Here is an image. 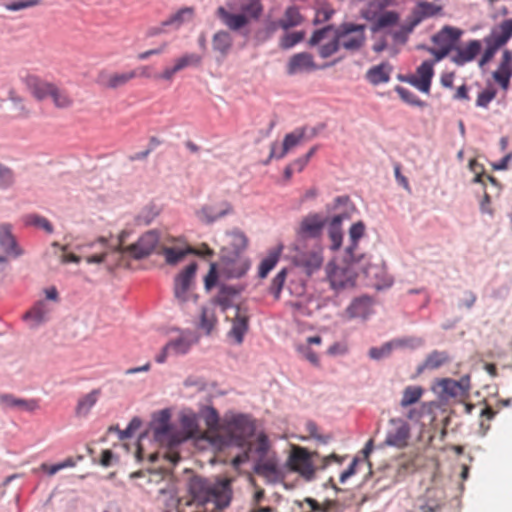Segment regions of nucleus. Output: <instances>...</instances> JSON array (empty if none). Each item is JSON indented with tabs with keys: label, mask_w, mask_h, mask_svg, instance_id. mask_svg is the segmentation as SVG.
Instances as JSON below:
<instances>
[{
	"label": "nucleus",
	"mask_w": 512,
	"mask_h": 512,
	"mask_svg": "<svg viewBox=\"0 0 512 512\" xmlns=\"http://www.w3.org/2000/svg\"><path fill=\"white\" fill-rule=\"evenodd\" d=\"M261 0H227L226 6H219L216 17L230 31L239 32L263 14Z\"/></svg>",
	"instance_id": "nucleus-1"
},
{
	"label": "nucleus",
	"mask_w": 512,
	"mask_h": 512,
	"mask_svg": "<svg viewBox=\"0 0 512 512\" xmlns=\"http://www.w3.org/2000/svg\"><path fill=\"white\" fill-rule=\"evenodd\" d=\"M189 493L192 501L198 505L213 502L218 509H224L231 501V481L224 479L212 484L202 477L195 476L190 479Z\"/></svg>",
	"instance_id": "nucleus-2"
},
{
	"label": "nucleus",
	"mask_w": 512,
	"mask_h": 512,
	"mask_svg": "<svg viewBox=\"0 0 512 512\" xmlns=\"http://www.w3.org/2000/svg\"><path fill=\"white\" fill-rule=\"evenodd\" d=\"M363 3L360 9V15L363 19L371 23L372 33L393 28L400 21V14L394 10H385L387 7L395 4L377 1V0H358Z\"/></svg>",
	"instance_id": "nucleus-3"
},
{
	"label": "nucleus",
	"mask_w": 512,
	"mask_h": 512,
	"mask_svg": "<svg viewBox=\"0 0 512 512\" xmlns=\"http://www.w3.org/2000/svg\"><path fill=\"white\" fill-rule=\"evenodd\" d=\"M154 439L163 446H167L170 451L167 452L166 458L176 464L180 460L178 452L173 448L179 445L177 431L170 424V413L162 410L152 424Z\"/></svg>",
	"instance_id": "nucleus-4"
},
{
	"label": "nucleus",
	"mask_w": 512,
	"mask_h": 512,
	"mask_svg": "<svg viewBox=\"0 0 512 512\" xmlns=\"http://www.w3.org/2000/svg\"><path fill=\"white\" fill-rule=\"evenodd\" d=\"M127 233L122 232L119 236V243L111 253H127L135 259H142L152 253L159 243V235L156 231H148L139 240L127 247L123 246Z\"/></svg>",
	"instance_id": "nucleus-5"
},
{
	"label": "nucleus",
	"mask_w": 512,
	"mask_h": 512,
	"mask_svg": "<svg viewBox=\"0 0 512 512\" xmlns=\"http://www.w3.org/2000/svg\"><path fill=\"white\" fill-rule=\"evenodd\" d=\"M366 26L363 24L343 23L335 29L337 41L347 51L360 50L366 41Z\"/></svg>",
	"instance_id": "nucleus-6"
},
{
	"label": "nucleus",
	"mask_w": 512,
	"mask_h": 512,
	"mask_svg": "<svg viewBox=\"0 0 512 512\" xmlns=\"http://www.w3.org/2000/svg\"><path fill=\"white\" fill-rule=\"evenodd\" d=\"M254 424L248 416L237 415L228 422L230 439L228 444L238 447H246L248 439L253 435Z\"/></svg>",
	"instance_id": "nucleus-7"
},
{
	"label": "nucleus",
	"mask_w": 512,
	"mask_h": 512,
	"mask_svg": "<svg viewBox=\"0 0 512 512\" xmlns=\"http://www.w3.org/2000/svg\"><path fill=\"white\" fill-rule=\"evenodd\" d=\"M310 46H319L318 53L322 58H328L340 49L337 41V34L332 26L316 30L309 39Z\"/></svg>",
	"instance_id": "nucleus-8"
},
{
	"label": "nucleus",
	"mask_w": 512,
	"mask_h": 512,
	"mask_svg": "<svg viewBox=\"0 0 512 512\" xmlns=\"http://www.w3.org/2000/svg\"><path fill=\"white\" fill-rule=\"evenodd\" d=\"M411 438L410 425L401 418H391L386 430L385 445L398 449L406 448Z\"/></svg>",
	"instance_id": "nucleus-9"
},
{
	"label": "nucleus",
	"mask_w": 512,
	"mask_h": 512,
	"mask_svg": "<svg viewBox=\"0 0 512 512\" xmlns=\"http://www.w3.org/2000/svg\"><path fill=\"white\" fill-rule=\"evenodd\" d=\"M249 266L247 258L238 254H230L228 248L222 249L219 270L227 278L242 277L248 271Z\"/></svg>",
	"instance_id": "nucleus-10"
},
{
	"label": "nucleus",
	"mask_w": 512,
	"mask_h": 512,
	"mask_svg": "<svg viewBox=\"0 0 512 512\" xmlns=\"http://www.w3.org/2000/svg\"><path fill=\"white\" fill-rule=\"evenodd\" d=\"M292 262L304 273L311 275L318 271L323 264L322 249L319 246H315L310 250H300L297 248L292 256Z\"/></svg>",
	"instance_id": "nucleus-11"
},
{
	"label": "nucleus",
	"mask_w": 512,
	"mask_h": 512,
	"mask_svg": "<svg viewBox=\"0 0 512 512\" xmlns=\"http://www.w3.org/2000/svg\"><path fill=\"white\" fill-rule=\"evenodd\" d=\"M315 453H309L303 447H294L289 457L288 463L291 470L298 472L307 480H311L315 474V468L312 462V456Z\"/></svg>",
	"instance_id": "nucleus-12"
},
{
	"label": "nucleus",
	"mask_w": 512,
	"mask_h": 512,
	"mask_svg": "<svg viewBox=\"0 0 512 512\" xmlns=\"http://www.w3.org/2000/svg\"><path fill=\"white\" fill-rule=\"evenodd\" d=\"M328 279L333 288L351 287L355 283L356 273L349 266H336L332 263L327 265Z\"/></svg>",
	"instance_id": "nucleus-13"
},
{
	"label": "nucleus",
	"mask_w": 512,
	"mask_h": 512,
	"mask_svg": "<svg viewBox=\"0 0 512 512\" xmlns=\"http://www.w3.org/2000/svg\"><path fill=\"white\" fill-rule=\"evenodd\" d=\"M463 31L452 26H444L440 31L432 36V42L439 47L452 54L460 40Z\"/></svg>",
	"instance_id": "nucleus-14"
},
{
	"label": "nucleus",
	"mask_w": 512,
	"mask_h": 512,
	"mask_svg": "<svg viewBox=\"0 0 512 512\" xmlns=\"http://www.w3.org/2000/svg\"><path fill=\"white\" fill-rule=\"evenodd\" d=\"M197 270V264H189L181 273H179L174 282V295L180 302L188 300V291L193 285Z\"/></svg>",
	"instance_id": "nucleus-15"
},
{
	"label": "nucleus",
	"mask_w": 512,
	"mask_h": 512,
	"mask_svg": "<svg viewBox=\"0 0 512 512\" xmlns=\"http://www.w3.org/2000/svg\"><path fill=\"white\" fill-rule=\"evenodd\" d=\"M482 43L480 40H470L464 46H456L450 55V60L457 66H464L472 62L481 52Z\"/></svg>",
	"instance_id": "nucleus-16"
},
{
	"label": "nucleus",
	"mask_w": 512,
	"mask_h": 512,
	"mask_svg": "<svg viewBox=\"0 0 512 512\" xmlns=\"http://www.w3.org/2000/svg\"><path fill=\"white\" fill-rule=\"evenodd\" d=\"M317 69L313 56L307 52H300L291 56L286 65L288 75L311 72Z\"/></svg>",
	"instance_id": "nucleus-17"
},
{
	"label": "nucleus",
	"mask_w": 512,
	"mask_h": 512,
	"mask_svg": "<svg viewBox=\"0 0 512 512\" xmlns=\"http://www.w3.org/2000/svg\"><path fill=\"white\" fill-rule=\"evenodd\" d=\"M434 76V62L424 61L417 69L416 74L411 77L410 83L421 92H430L431 81Z\"/></svg>",
	"instance_id": "nucleus-18"
},
{
	"label": "nucleus",
	"mask_w": 512,
	"mask_h": 512,
	"mask_svg": "<svg viewBox=\"0 0 512 512\" xmlns=\"http://www.w3.org/2000/svg\"><path fill=\"white\" fill-rule=\"evenodd\" d=\"M231 213H233L232 204L224 200L215 205L203 206L198 212V217L201 221L210 224Z\"/></svg>",
	"instance_id": "nucleus-19"
},
{
	"label": "nucleus",
	"mask_w": 512,
	"mask_h": 512,
	"mask_svg": "<svg viewBox=\"0 0 512 512\" xmlns=\"http://www.w3.org/2000/svg\"><path fill=\"white\" fill-rule=\"evenodd\" d=\"M325 220L318 214H310L302 219L299 229L298 236L302 239L305 238H317L322 233Z\"/></svg>",
	"instance_id": "nucleus-20"
},
{
	"label": "nucleus",
	"mask_w": 512,
	"mask_h": 512,
	"mask_svg": "<svg viewBox=\"0 0 512 512\" xmlns=\"http://www.w3.org/2000/svg\"><path fill=\"white\" fill-rule=\"evenodd\" d=\"M248 322L249 315L247 311L240 307H235L232 318V328L229 331V336L232 337L237 344H241L243 342L244 335L248 331Z\"/></svg>",
	"instance_id": "nucleus-21"
},
{
	"label": "nucleus",
	"mask_w": 512,
	"mask_h": 512,
	"mask_svg": "<svg viewBox=\"0 0 512 512\" xmlns=\"http://www.w3.org/2000/svg\"><path fill=\"white\" fill-rule=\"evenodd\" d=\"M512 77V52L505 49L502 52L501 61L498 68L493 72V79L504 89L507 90Z\"/></svg>",
	"instance_id": "nucleus-22"
},
{
	"label": "nucleus",
	"mask_w": 512,
	"mask_h": 512,
	"mask_svg": "<svg viewBox=\"0 0 512 512\" xmlns=\"http://www.w3.org/2000/svg\"><path fill=\"white\" fill-rule=\"evenodd\" d=\"M0 247L8 256L14 258L23 254V250L19 247L12 234V226L10 224L3 223L0 225Z\"/></svg>",
	"instance_id": "nucleus-23"
},
{
	"label": "nucleus",
	"mask_w": 512,
	"mask_h": 512,
	"mask_svg": "<svg viewBox=\"0 0 512 512\" xmlns=\"http://www.w3.org/2000/svg\"><path fill=\"white\" fill-rule=\"evenodd\" d=\"M24 83L29 92L31 93V95L39 101H42L49 97L51 89L54 85V83L52 82L44 81L39 77L33 75L26 76L24 79Z\"/></svg>",
	"instance_id": "nucleus-24"
},
{
	"label": "nucleus",
	"mask_w": 512,
	"mask_h": 512,
	"mask_svg": "<svg viewBox=\"0 0 512 512\" xmlns=\"http://www.w3.org/2000/svg\"><path fill=\"white\" fill-rule=\"evenodd\" d=\"M485 38L495 43L500 48L512 38V18L504 19L494 26Z\"/></svg>",
	"instance_id": "nucleus-25"
},
{
	"label": "nucleus",
	"mask_w": 512,
	"mask_h": 512,
	"mask_svg": "<svg viewBox=\"0 0 512 512\" xmlns=\"http://www.w3.org/2000/svg\"><path fill=\"white\" fill-rule=\"evenodd\" d=\"M102 394V391L100 388L93 389L89 393L81 396L76 404L75 407V415L77 417H87L89 413L91 412L92 408L95 406V404L98 402L100 396Z\"/></svg>",
	"instance_id": "nucleus-26"
},
{
	"label": "nucleus",
	"mask_w": 512,
	"mask_h": 512,
	"mask_svg": "<svg viewBox=\"0 0 512 512\" xmlns=\"http://www.w3.org/2000/svg\"><path fill=\"white\" fill-rule=\"evenodd\" d=\"M442 391L451 397L461 396L468 392L470 388L469 377H463L459 381L453 379H442L440 382Z\"/></svg>",
	"instance_id": "nucleus-27"
},
{
	"label": "nucleus",
	"mask_w": 512,
	"mask_h": 512,
	"mask_svg": "<svg viewBox=\"0 0 512 512\" xmlns=\"http://www.w3.org/2000/svg\"><path fill=\"white\" fill-rule=\"evenodd\" d=\"M233 46V38L230 32L226 30L217 31L212 37V48L219 53L222 58L226 57Z\"/></svg>",
	"instance_id": "nucleus-28"
},
{
	"label": "nucleus",
	"mask_w": 512,
	"mask_h": 512,
	"mask_svg": "<svg viewBox=\"0 0 512 512\" xmlns=\"http://www.w3.org/2000/svg\"><path fill=\"white\" fill-rule=\"evenodd\" d=\"M304 135V129H298L292 133L287 134L283 140V147L281 152L279 154H276L275 145L273 144L269 158L275 157L281 159L285 157L289 150H291L293 147L297 146L301 142V140L304 138Z\"/></svg>",
	"instance_id": "nucleus-29"
},
{
	"label": "nucleus",
	"mask_w": 512,
	"mask_h": 512,
	"mask_svg": "<svg viewBox=\"0 0 512 512\" xmlns=\"http://www.w3.org/2000/svg\"><path fill=\"white\" fill-rule=\"evenodd\" d=\"M2 404L8 407H18L28 412H34L39 409V400L16 398L12 394H3L0 396Z\"/></svg>",
	"instance_id": "nucleus-30"
},
{
	"label": "nucleus",
	"mask_w": 512,
	"mask_h": 512,
	"mask_svg": "<svg viewBox=\"0 0 512 512\" xmlns=\"http://www.w3.org/2000/svg\"><path fill=\"white\" fill-rule=\"evenodd\" d=\"M304 22V17L295 6L288 7L283 16L279 19V27L284 31L300 26Z\"/></svg>",
	"instance_id": "nucleus-31"
},
{
	"label": "nucleus",
	"mask_w": 512,
	"mask_h": 512,
	"mask_svg": "<svg viewBox=\"0 0 512 512\" xmlns=\"http://www.w3.org/2000/svg\"><path fill=\"white\" fill-rule=\"evenodd\" d=\"M137 76L136 71H128L123 73H113L105 76H101V83L106 88L116 89L118 87L124 86L129 81L134 79Z\"/></svg>",
	"instance_id": "nucleus-32"
},
{
	"label": "nucleus",
	"mask_w": 512,
	"mask_h": 512,
	"mask_svg": "<svg viewBox=\"0 0 512 512\" xmlns=\"http://www.w3.org/2000/svg\"><path fill=\"white\" fill-rule=\"evenodd\" d=\"M216 311L213 304L202 307L199 321V328L209 335L217 325Z\"/></svg>",
	"instance_id": "nucleus-33"
},
{
	"label": "nucleus",
	"mask_w": 512,
	"mask_h": 512,
	"mask_svg": "<svg viewBox=\"0 0 512 512\" xmlns=\"http://www.w3.org/2000/svg\"><path fill=\"white\" fill-rule=\"evenodd\" d=\"M194 16V8L184 7L179 9L174 14L170 15L162 22L163 27H173L174 29L180 28L185 22L190 21Z\"/></svg>",
	"instance_id": "nucleus-34"
},
{
	"label": "nucleus",
	"mask_w": 512,
	"mask_h": 512,
	"mask_svg": "<svg viewBox=\"0 0 512 512\" xmlns=\"http://www.w3.org/2000/svg\"><path fill=\"white\" fill-rule=\"evenodd\" d=\"M372 308V299L370 297L364 296L358 299H355L351 305L348 307L347 312L350 317L356 318H366L371 313Z\"/></svg>",
	"instance_id": "nucleus-35"
},
{
	"label": "nucleus",
	"mask_w": 512,
	"mask_h": 512,
	"mask_svg": "<svg viewBox=\"0 0 512 512\" xmlns=\"http://www.w3.org/2000/svg\"><path fill=\"white\" fill-rule=\"evenodd\" d=\"M49 312L48 305L44 301H40L25 313L24 319L29 321L31 326H37L46 321Z\"/></svg>",
	"instance_id": "nucleus-36"
},
{
	"label": "nucleus",
	"mask_w": 512,
	"mask_h": 512,
	"mask_svg": "<svg viewBox=\"0 0 512 512\" xmlns=\"http://www.w3.org/2000/svg\"><path fill=\"white\" fill-rule=\"evenodd\" d=\"M49 97L52 99L54 106L58 109H68L74 104V100L68 90L56 84L53 85Z\"/></svg>",
	"instance_id": "nucleus-37"
},
{
	"label": "nucleus",
	"mask_w": 512,
	"mask_h": 512,
	"mask_svg": "<svg viewBox=\"0 0 512 512\" xmlns=\"http://www.w3.org/2000/svg\"><path fill=\"white\" fill-rule=\"evenodd\" d=\"M344 218H346V215H335L329 224L328 234L332 243L331 249L333 250H338L341 247L343 238L341 224Z\"/></svg>",
	"instance_id": "nucleus-38"
},
{
	"label": "nucleus",
	"mask_w": 512,
	"mask_h": 512,
	"mask_svg": "<svg viewBox=\"0 0 512 512\" xmlns=\"http://www.w3.org/2000/svg\"><path fill=\"white\" fill-rule=\"evenodd\" d=\"M189 248L187 247H169L162 245L160 247V250L158 251V254H161L164 256L165 261L167 264L175 265L182 261L186 255L189 254Z\"/></svg>",
	"instance_id": "nucleus-39"
},
{
	"label": "nucleus",
	"mask_w": 512,
	"mask_h": 512,
	"mask_svg": "<svg viewBox=\"0 0 512 512\" xmlns=\"http://www.w3.org/2000/svg\"><path fill=\"white\" fill-rule=\"evenodd\" d=\"M227 235L229 237L230 246L227 248L230 254L241 255V253L246 249L248 245V239L246 235L238 229L232 230Z\"/></svg>",
	"instance_id": "nucleus-40"
},
{
	"label": "nucleus",
	"mask_w": 512,
	"mask_h": 512,
	"mask_svg": "<svg viewBox=\"0 0 512 512\" xmlns=\"http://www.w3.org/2000/svg\"><path fill=\"white\" fill-rule=\"evenodd\" d=\"M391 67L389 64L382 63L380 65L374 66L367 72V79L370 83L374 85H378L381 83H386L390 79Z\"/></svg>",
	"instance_id": "nucleus-41"
},
{
	"label": "nucleus",
	"mask_w": 512,
	"mask_h": 512,
	"mask_svg": "<svg viewBox=\"0 0 512 512\" xmlns=\"http://www.w3.org/2000/svg\"><path fill=\"white\" fill-rule=\"evenodd\" d=\"M418 24L419 19H412L409 23L401 25L397 29L390 30L387 34L392 37L396 44H405L409 34Z\"/></svg>",
	"instance_id": "nucleus-42"
},
{
	"label": "nucleus",
	"mask_w": 512,
	"mask_h": 512,
	"mask_svg": "<svg viewBox=\"0 0 512 512\" xmlns=\"http://www.w3.org/2000/svg\"><path fill=\"white\" fill-rule=\"evenodd\" d=\"M281 254V248L269 251L268 255L261 261L258 269L260 278H265L269 272L276 266Z\"/></svg>",
	"instance_id": "nucleus-43"
},
{
	"label": "nucleus",
	"mask_w": 512,
	"mask_h": 512,
	"mask_svg": "<svg viewBox=\"0 0 512 512\" xmlns=\"http://www.w3.org/2000/svg\"><path fill=\"white\" fill-rule=\"evenodd\" d=\"M306 36L304 31H294L285 33L280 37L278 46L282 50H289L296 46L298 43L302 42Z\"/></svg>",
	"instance_id": "nucleus-44"
},
{
	"label": "nucleus",
	"mask_w": 512,
	"mask_h": 512,
	"mask_svg": "<svg viewBox=\"0 0 512 512\" xmlns=\"http://www.w3.org/2000/svg\"><path fill=\"white\" fill-rule=\"evenodd\" d=\"M182 431H177L179 444L192 438L197 433V423L192 416H183L181 418Z\"/></svg>",
	"instance_id": "nucleus-45"
},
{
	"label": "nucleus",
	"mask_w": 512,
	"mask_h": 512,
	"mask_svg": "<svg viewBox=\"0 0 512 512\" xmlns=\"http://www.w3.org/2000/svg\"><path fill=\"white\" fill-rule=\"evenodd\" d=\"M423 393L424 389L420 386H407L403 391L400 406L406 408L417 403L423 396Z\"/></svg>",
	"instance_id": "nucleus-46"
},
{
	"label": "nucleus",
	"mask_w": 512,
	"mask_h": 512,
	"mask_svg": "<svg viewBox=\"0 0 512 512\" xmlns=\"http://www.w3.org/2000/svg\"><path fill=\"white\" fill-rule=\"evenodd\" d=\"M246 447L249 453H255L259 460H262L269 450V441L265 434H260L254 443L247 441Z\"/></svg>",
	"instance_id": "nucleus-47"
},
{
	"label": "nucleus",
	"mask_w": 512,
	"mask_h": 512,
	"mask_svg": "<svg viewBox=\"0 0 512 512\" xmlns=\"http://www.w3.org/2000/svg\"><path fill=\"white\" fill-rule=\"evenodd\" d=\"M402 345L400 340H392L384 343L381 347H372L369 350L370 358L374 360H380L390 356L393 349Z\"/></svg>",
	"instance_id": "nucleus-48"
},
{
	"label": "nucleus",
	"mask_w": 512,
	"mask_h": 512,
	"mask_svg": "<svg viewBox=\"0 0 512 512\" xmlns=\"http://www.w3.org/2000/svg\"><path fill=\"white\" fill-rule=\"evenodd\" d=\"M440 10L441 8L433 3L419 2L414 9L413 19H419L420 23L424 18L435 16Z\"/></svg>",
	"instance_id": "nucleus-49"
},
{
	"label": "nucleus",
	"mask_w": 512,
	"mask_h": 512,
	"mask_svg": "<svg viewBox=\"0 0 512 512\" xmlns=\"http://www.w3.org/2000/svg\"><path fill=\"white\" fill-rule=\"evenodd\" d=\"M449 361V355L445 351H432L425 359L423 367L426 369H437Z\"/></svg>",
	"instance_id": "nucleus-50"
},
{
	"label": "nucleus",
	"mask_w": 512,
	"mask_h": 512,
	"mask_svg": "<svg viewBox=\"0 0 512 512\" xmlns=\"http://www.w3.org/2000/svg\"><path fill=\"white\" fill-rule=\"evenodd\" d=\"M201 62V55L197 53H186L175 59L174 65L178 72H180L188 67H197L201 64Z\"/></svg>",
	"instance_id": "nucleus-51"
},
{
	"label": "nucleus",
	"mask_w": 512,
	"mask_h": 512,
	"mask_svg": "<svg viewBox=\"0 0 512 512\" xmlns=\"http://www.w3.org/2000/svg\"><path fill=\"white\" fill-rule=\"evenodd\" d=\"M23 222L26 226H35L37 228H41L47 233L53 232L52 224L46 219L37 214H28L23 217Z\"/></svg>",
	"instance_id": "nucleus-52"
},
{
	"label": "nucleus",
	"mask_w": 512,
	"mask_h": 512,
	"mask_svg": "<svg viewBox=\"0 0 512 512\" xmlns=\"http://www.w3.org/2000/svg\"><path fill=\"white\" fill-rule=\"evenodd\" d=\"M365 232V225L363 222L359 221L357 223H354L350 230H349V237L351 240V245L347 248V253L351 256V258L354 257L353 250L357 247L358 240L362 238Z\"/></svg>",
	"instance_id": "nucleus-53"
},
{
	"label": "nucleus",
	"mask_w": 512,
	"mask_h": 512,
	"mask_svg": "<svg viewBox=\"0 0 512 512\" xmlns=\"http://www.w3.org/2000/svg\"><path fill=\"white\" fill-rule=\"evenodd\" d=\"M167 344L170 347L172 354L181 355L186 354L190 350L192 341L185 336H181Z\"/></svg>",
	"instance_id": "nucleus-54"
},
{
	"label": "nucleus",
	"mask_w": 512,
	"mask_h": 512,
	"mask_svg": "<svg viewBox=\"0 0 512 512\" xmlns=\"http://www.w3.org/2000/svg\"><path fill=\"white\" fill-rule=\"evenodd\" d=\"M256 474L264 477H271L277 474V465L272 460L263 461L259 460V462L255 465L254 468Z\"/></svg>",
	"instance_id": "nucleus-55"
},
{
	"label": "nucleus",
	"mask_w": 512,
	"mask_h": 512,
	"mask_svg": "<svg viewBox=\"0 0 512 512\" xmlns=\"http://www.w3.org/2000/svg\"><path fill=\"white\" fill-rule=\"evenodd\" d=\"M395 91L404 102L410 105L418 107H424L426 105L425 102L420 100L412 91L404 87L398 86Z\"/></svg>",
	"instance_id": "nucleus-56"
},
{
	"label": "nucleus",
	"mask_w": 512,
	"mask_h": 512,
	"mask_svg": "<svg viewBox=\"0 0 512 512\" xmlns=\"http://www.w3.org/2000/svg\"><path fill=\"white\" fill-rule=\"evenodd\" d=\"M484 43L486 44V48L478 62V65L481 68L488 64L493 59L496 52L500 49L499 46H496L495 43L491 42L487 38H484Z\"/></svg>",
	"instance_id": "nucleus-57"
},
{
	"label": "nucleus",
	"mask_w": 512,
	"mask_h": 512,
	"mask_svg": "<svg viewBox=\"0 0 512 512\" xmlns=\"http://www.w3.org/2000/svg\"><path fill=\"white\" fill-rule=\"evenodd\" d=\"M209 304H213L214 309L216 306H219L223 313H226L228 310H232L234 312V308L239 307L238 305H234L231 297L226 294L216 296Z\"/></svg>",
	"instance_id": "nucleus-58"
},
{
	"label": "nucleus",
	"mask_w": 512,
	"mask_h": 512,
	"mask_svg": "<svg viewBox=\"0 0 512 512\" xmlns=\"http://www.w3.org/2000/svg\"><path fill=\"white\" fill-rule=\"evenodd\" d=\"M303 502L306 503L310 507L311 511L314 512H329L336 504V502L332 500H327L320 504L310 497L305 498Z\"/></svg>",
	"instance_id": "nucleus-59"
},
{
	"label": "nucleus",
	"mask_w": 512,
	"mask_h": 512,
	"mask_svg": "<svg viewBox=\"0 0 512 512\" xmlns=\"http://www.w3.org/2000/svg\"><path fill=\"white\" fill-rule=\"evenodd\" d=\"M286 269H282L280 272L277 273V275L273 278L271 286H270V292L278 298L280 295V292L283 288L285 279H286Z\"/></svg>",
	"instance_id": "nucleus-60"
},
{
	"label": "nucleus",
	"mask_w": 512,
	"mask_h": 512,
	"mask_svg": "<svg viewBox=\"0 0 512 512\" xmlns=\"http://www.w3.org/2000/svg\"><path fill=\"white\" fill-rule=\"evenodd\" d=\"M496 415V412L490 407V406H485L481 412H480V428L481 430L483 431V434H485L489 428H490V424L489 422L494 418V416Z\"/></svg>",
	"instance_id": "nucleus-61"
},
{
	"label": "nucleus",
	"mask_w": 512,
	"mask_h": 512,
	"mask_svg": "<svg viewBox=\"0 0 512 512\" xmlns=\"http://www.w3.org/2000/svg\"><path fill=\"white\" fill-rule=\"evenodd\" d=\"M14 182V174L13 171L0 164V188H6L13 184Z\"/></svg>",
	"instance_id": "nucleus-62"
},
{
	"label": "nucleus",
	"mask_w": 512,
	"mask_h": 512,
	"mask_svg": "<svg viewBox=\"0 0 512 512\" xmlns=\"http://www.w3.org/2000/svg\"><path fill=\"white\" fill-rule=\"evenodd\" d=\"M217 279H218V265L216 263H211L210 269L204 278V285H205L206 290L212 289L216 285Z\"/></svg>",
	"instance_id": "nucleus-63"
},
{
	"label": "nucleus",
	"mask_w": 512,
	"mask_h": 512,
	"mask_svg": "<svg viewBox=\"0 0 512 512\" xmlns=\"http://www.w3.org/2000/svg\"><path fill=\"white\" fill-rule=\"evenodd\" d=\"M495 97H496L495 90H491V89L484 90L481 93H479L477 100H476V105L478 107L486 108Z\"/></svg>",
	"instance_id": "nucleus-64"
}]
</instances>
